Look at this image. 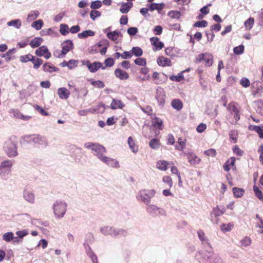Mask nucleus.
Listing matches in <instances>:
<instances>
[{"label": "nucleus", "mask_w": 263, "mask_h": 263, "mask_svg": "<svg viewBox=\"0 0 263 263\" xmlns=\"http://www.w3.org/2000/svg\"><path fill=\"white\" fill-rule=\"evenodd\" d=\"M152 77H153V78L156 80L155 83L156 84H161L164 82V81L160 79L159 73L156 71H155L153 73Z\"/></svg>", "instance_id": "55"}, {"label": "nucleus", "mask_w": 263, "mask_h": 263, "mask_svg": "<svg viewBox=\"0 0 263 263\" xmlns=\"http://www.w3.org/2000/svg\"><path fill=\"white\" fill-rule=\"evenodd\" d=\"M208 25V22L205 20H202L200 21L196 22L194 24V27H205Z\"/></svg>", "instance_id": "59"}, {"label": "nucleus", "mask_w": 263, "mask_h": 263, "mask_svg": "<svg viewBox=\"0 0 263 263\" xmlns=\"http://www.w3.org/2000/svg\"><path fill=\"white\" fill-rule=\"evenodd\" d=\"M233 226V225L231 223H229L228 224H223L221 226V229L224 232H228L231 230Z\"/></svg>", "instance_id": "64"}, {"label": "nucleus", "mask_w": 263, "mask_h": 263, "mask_svg": "<svg viewBox=\"0 0 263 263\" xmlns=\"http://www.w3.org/2000/svg\"><path fill=\"white\" fill-rule=\"evenodd\" d=\"M205 63V65L210 66L213 64V55L211 54L206 53L205 58L203 60Z\"/></svg>", "instance_id": "47"}, {"label": "nucleus", "mask_w": 263, "mask_h": 263, "mask_svg": "<svg viewBox=\"0 0 263 263\" xmlns=\"http://www.w3.org/2000/svg\"><path fill=\"white\" fill-rule=\"evenodd\" d=\"M232 190L234 196L237 198L241 197L243 196L245 193V190L243 189L238 188L236 187H233Z\"/></svg>", "instance_id": "36"}, {"label": "nucleus", "mask_w": 263, "mask_h": 263, "mask_svg": "<svg viewBox=\"0 0 263 263\" xmlns=\"http://www.w3.org/2000/svg\"><path fill=\"white\" fill-rule=\"evenodd\" d=\"M133 6L132 2L122 3L120 11L122 13H127Z\"/></svg>", "instance_id": "24"}, {"label": "nucleus", "mask_w": 263, "mask_h": 263, "mask_svg": "<svg viewBox=\"0 0 263 263\" xmlns=\"http://www.w3.org/2000/svg\"><path fill=\"white\" fill-rule=\"evenodd\" d=\"M60 32L62 35H66L69 32V29L68 25L61 24L60 26Z\"/></svg>", "instance_id": "34"}, {"label": "nucleus", "mask_w": 263, "mask_h": 263, "mask_svg": "<svg viewBox=\"0 0 263 263\" xmlns=\"http://www.w3.org/2000/svg\"><path fill=\"white\" fill-rule=\"evenodd\" d=\"M160 145L159 140L157 138L151 139L149 142V146L152 149H158Z\"/></svg>", "instance_id": "33"}, {"label": "nucleus", "mask_w": 263, "mask_h": 263, "mask_svg": "<svg viewBox=\"0 0 263 263\" xmlns=\"http://www.w3.org/2000/svg\"><path fill=\"white\" fill-rule=\"evenodd\" d=\"M98 47L109 46V42L107 39H103L96 44Z\"/></svg>", "instance_id": "58"}, {"label": "nucleus", "mask_w": 263, "mask_h": 263, "mask_svg": "<svg viewBox=\"0 0 263 263\" xmlns=\"http://www.w3.org/2000/svg\"><path fill=\"white\" fill-rule=\"evenodd\" d=\"M16 234L22 239H23L24 237L29 234V231L27 229H24L23 230L17 231L16 232Z\"/></svg>", "instance_id": "52"}, {"label": "nucleus", "mask_w": 263, "mask_h": 263, "mask_svg": "<svg viewBox=\"0 0 263 263\" xmlns=\"http://www.w3.org/2000/svg\"><path fill=\"white\" fill-rule=\"evenodd\" d=\"M114 74L115 76L121 80H127L129 76L127 72L123 71L120 68H117L115 70Z\"/></svg>", "instance_id": "16"}, {"label": "nucleus", "mask_w": 263, "mask_h": 263, "mask_svg": "<svg viewBox=\"0 0 263 263\" xmlns=\"http://www.w3.org/2000/svg\"><path fill=\"white\" fill-rule=\"evenodd\" d=\"M43 22L42 20H38L33 22L32 24V27L35 28L36 30H39L42 28L43 26Z\"/></svg>", "instance_id": "45"}, {"label": "nucleus", "mask_w": 263, "mask_h": 263, "mask_svg": "<svg viewBox=\"0 0 263 263\" xmlns=\"http://www.w3.org/2000/svg\"><path fill=\"white\" fill-rule=\"evenodd\" d=\"M187 159L190 163L193 165L198 164L200 162V159L192 153L188 154Z\"/></svg>", "instance_id": "25"}, {"label": "nucleus", "mask_w": 263, "mask_h": 263, "mask_svg": "<svg viewBox=\"0 0 263 263\" xmlns=\"http://www.w3.org/2000/svg\"><path fill=\"white\" fill-rule=\"evenodd\" d=\"M89 81L90 82L91 84L93 86L99 88H103L105 87V84L104 82L100 80L94 81L92 79H90Z\"/></svg>", "instance_id": "37"}, {"label": "nucleus", "mask_w": 263, "mask_h": 263, "mask_svg": "<svg viewBox=\"0 0 263 263\" xmlns=\"http://www.w3.org/2000/svg\"><path fill=\"white\" fill-rule=\"evenodd\" d=\"M156 191L154 189H143L139 191L136 195L137 200L144 204H149L151 203V199L156 194Z\"/></svg>", "instance_id": "5"}, {"label": "nucleus", "mask_w": 263, "mask_h": 263, "mask_svg": "<svg viewBox=\"0 0 263 263\" xmlns=\"http://www.w3.org/2000/svg\"><path fill=\"white\" fill-rule=\"evenodd\" d=\"M108 106H106L104 104L102 103H99L97 107L96 110H98L99 112L101 113H103L104 112L106 108H108Z\"/></svg>", "instance_id": "54"}, {"label": "nucleus", "mask_w": 263, "mask_h": 263, "mask_svg": "<svg viewBox=\"0 0 263 263\" xmlns=\"http://www.w3.org/2000/svg\"><path fill=\"white\" fill-rule=\"evenodd\" d=\"M124 106V104L121 100L113 99L110 108L112 109H122Z\"/></svg>", "instance_id": "21"}, {"label": "nucleus", "mask_w": 263, "mask_h": 263, "mask_svg": "<svg viewBox=\"0 0 263 263\" xmlns=\"http://www.w3.org/2000/svg\"><path fill=\"white\" fill-rule=\"evenodd\" d=\"M197 234L198 236L199 237V239L201 241L202 245L204 246V248L205 249V250L207 249H210V247H212L210 243L209 242V240L208 239L207 237L205 236V233L204 232L201 230H199L197 231Z\"/></svg>", "instance_id": "11"}, {"label": "nucleus", "mask_w": 263, "mask_h": 263, "mask_svg": "<svg viewBox=\"0 0 263 263\" xmlns=\"http://www.w3.org/2000/svg\"><path fill=\"white\" fill-rule=\"evenodd\" d=\"M86 148L90 149L92 151L93 154L100 161L105 156L106 153V148L100 144L92 142H86L84 143Z\"/></svg>", "instance_id": "4"}, {"label": "nucleus", "mask_w": 263, "mask_h": 263, "mask_svg": "<svg viewBox=\"0 0 263 263\" xmlns=\"http://www.w3.org/2000/svg\"><path fill=\"white\" fill-rule=\"evenodd\" d=\"M47 47L46 46H40L36 49L35 53L37 57H43L45 54V52H47Z\"/></svg>", "instance_id": "31"}, {"label": "nucleus", "mask_w": 263, "mask_h": 263, "mask_svg": "<svg viewBox=\"0 0 263 263\" xmlns=\"http://www.w3.org/2000/svg\"><path fill=\"white\" fill-rule=\"evenodd\" d=\"M170 80L173 81L175 82H180L182 80L184 79V76L183 74V72H180L178 73L177 76L172 75L170 77Z\"/></svg>", "instance_id": "38"}, {"label": "nucleus", "mask_w": 263, "mask_h": 263, "mask_svg": "<svg viewBox=\"0 0 263 263\" xmlns=\"http://www.w3.org/2000/svg\"><path fill=\"white\" fill-rule=\"evenodd\" d=\"M254 23V20L253 17H249L245 22L244 25L246 30H250L252 29Z\"/></svg>", "instance_id": "42"}, {"label": "nucleus", "mask_w": 263, "mask_h": 263, "mask_svg": "<svg viewBox=\"0 0 263 263\" xmlns=\"http://www.w3.org/2000/svg\"><path fill=\"white\" fill-rule=\"evenodd\" d=\"M253 191L256 196L261 201H263V193L261 190L256 186H253Z\"/></svg>", "instance_id": "46"}, {"label": "nucleus", "mask_w": 263, "mask_h": 263, "mask_svg": "<svg viewBox=\"0 0 263 263\" xmlns=\"http://www.w3.org/2000/svg\"><path fill=\"white\" fill-rule=\"evenodd\" d=\"M227 109L230 111L231 114L234 113L235 112H237L238 109L235 106V103L234 102H230L228 105L227 106Z\"/></svg>", "instance_id": "49"}, {"label": "nucleus", "mask_w": 263, "mask_h": 263, "mask_svg": "<svg viewBox=\"0 0 263 263\" xmlns=\"http://www.w3.org/2000/svg\"><path fill=\"white\" fill-rule=\"evenodd\" d=\"M79 63V61L75 60L73 59L69 60L68 61V67L70 69H72L77 66V64Z\"/></svg>", "instance_id": "56"}, {"label": "nucleus", "mask_w": 263, "mask_h": 263, "mask_svg": "<svg viewBox=\"0 0 263 263\" xmlns=\"http://www.w3.org/2000/svg\"><path fill=\"white\" fill-rule=\"evenodd\" d=\"M229 136L230 140L232 141L235 143L237 142V138H238V132L236 130H232L229 133Z\"/></svg>", "instance_id": "40"}, {"label": "nucleus", "mask_w": 263, "mask_h": 263, "mask_svg": "<svg viewBox=\"0 0 263 263\" xmlns=\"http://www.w3.org/2000/svg\"><path fill=\"white\" fill-rule=\"evenodd\" d=\"M14 238V234L12 232H8L3 234V239L6 242H10Z\"/></svg>", "instance_id": "43"}, {"label": "nucleus", "mask_w": 263, "mask_h": 263, "mask_svg": "<svg viewBox=\"0 0 263 263\" xmlns=\"http://www.w3.org/2000/svg\"><path fill=\"white\" fill-rule=\"evenodd\" d=\"M101 65L102 63L100 62H95L89 65L88 70L90 72H96L101 67Z\"/></svg>", "instance_id": "27"}, {"label": "nucleus", "mask_w": 263, "mask_h": 263, "mask_svg": "<svg viewBox=\"0 0 263 263\" xmlns=\"http://www.w3.org/2000/svg\"><path fill=\"white\" fill-rule=\"evenodd\" d=\"M132 55L140 57L143 55V50L139 47H133L130 50Z\"/></svg>", "instance_id": "29"}, {"label": "nucleus", "mask_w": 263, "mask_h": 263, "mask_svg": "<svg viewBox=\"0 0 263 263\" xmlns=\"http://www.w3.org/2000/svg\"><path fill=\"white\" fill-rule=\"evenodd\" d=\"M138 31V28L135 27H129L127 30V33L129 35L133 36L135 35L137 33Z\"/></svg>", "instance_id": "63"}, {"label": "nucleus", "mask_w": 263, "mask_h": 263, "mask_svg": "<svg viewBox=\"0 0 263 263\" xmlns=\"http://www.w3.org/2000/svg\"><path fill=\"white\" fill-rule=\"evenodd\" d=\"M222 215V214H221V212L220 211L217 206L214 208L211 213L212 217H213V216H214L216 218H217L219 216H221Z\"/></svg>", "instance_id": "60"}, {"label": "nucleus", "mask_w": 263, "mask_h": 263, "mask_svg": "<svg viewBox=\"0 0 263 263\" xmlns=\"http://www.w3.org/2000/svg\"><path fill=\"white\" fill-rule=\"evenodd\" d=\"M15 52V49L12 48L9 49L6 53L3 54L1 57L5 58V60L6 62H9L11 60V57L10 55L14 53Z\"/></svg>", "instance_id": "41"}, {"label": "nucleus", "mask_w": 263, "mask_h": 263, "mask_svg": "<svg viewBox=\"0 0 263 263\" xmlns=\"http://www.w3.org/2000/svg\"><path fill=\"white\" fill-rule=\"evenodd\" d=\"M195 258L199 263L223 262L222 259L218 254L213 253L212 247L204 251L196 253Z\"/></svg>", "instance_id": "1"}, {"label": "nucleus", "mask_w": 263, "mask_h": 263, "mask_svg": "<svg viewBox=\"0 0 263 263\" xmlns=\"http://www.w3.org/2000/svg\"><path fill=\"white\" fill-rule=\"evenodd\" d=\"M127 143L130 148L132 152L134 153H137L138 151V147L135 145V141L133 139L132 137H129L127 140Z\"/></svg>", "instance_id": "30"}, {"label": "nucleus", "mask_w": 263, "mask_h": 263, "mask_svg": "<svg viewBox=\"0 0 263 263\" xmlns=\"http://www.w3.org/2000/svg\"><path fill=\"white\" fill-rule=\"evenodd\" d=\"M4 151L9 158H14L18 155L17 143L11 139L7 140L4 144Z\"/></svg>", "instance_id": "7"}, {"label": "nucleus", "mask_w": 263, "mask_h": 263, "mask_svg": "<svg viewBox=\"0 0 263 263\" xmlns=\"http://www.w3.org/2000/svg\"><path fill=\"white\" fill-rule=\"evenodd\" d=\"M172 106L177 110H181L183 107L182 102L179 99H174L171 102Z\"/></svg>", "instance_id": "28"}, {"label": "nucleus", "mask_w": 263, "mask_h": 263, "mask_svg": "<svg viewBox=\"0 0 263 263\" xmlns=\"http://www.w3.org/2000/svg\"><path fill=\"white\" fill-rule=\"evenodd\" d=\"M34 107L36 111H37L43 116H48L49 115L48 112L46 111L43 108L38 105H35Z\"/></svg>", "instance_id": "61"}, {"label": "nucleus", "mask_w": 263, "mask_h": 263, "mask_svg": "<svg viewBox=\"0 0 263 263\" xmlns=\"http://www.w3.org/2000/svg\"><path fill=\"white\" fill-rule=\"evenodd\" d=\"M23 198L28 202L34 203L35 201V196L33 192L26 189L23 191Z\"/></svg>", "instance_id": "14"}, {"label": "nucleus", "mask_w": 263, "mask_h": 263, "mask_svg": "<svg viewBox=\"0 0 263 263\" xmlns=\"http://www.w3.org/2000/svg\"><path fill=\"white\" fill-rule=\"evenodd\" d=\"M95 34V32L91 30H86L78 34L79 39H83L88 36H93Z\"/></svg>", "instance_id": "26"}, {"label": "nucleus", "mask_w": 263, "mask_h": 263, "mask_svg": "<svg viewBox=\"0 0 263 263\" xmlns=\"http://www.w3.org/2000/svg\"><path fill=\"white\" fill-rule=\"evenodd\" d=\"M244 46L243 45H240L238 46L234 47L233 48V52L237 55H240L244 52Z\"/></svg>", "instance_id": "48"}, {"label": "nucleus", "mask_w": 263, "mask_h": 263, "mask_svg": "<svg viewBox=\"0 0 263 263\" xmlns=\"http://www.w3.org/2000/svg\"><path fill=\"white\" fill-rule=\"evenodd\" d=\"M168 162L166 161H159L157 163V167L162 171H166L167 169Z\"/></svg>", "instance_id": "35"}, {"label": "nucleus", "mask_w": 263, "mask_h": 263, "mask_svg": "<svg viewBox=\"0 0 263 263\" xmlns=\"http://www.w3.org/2000/svg\"><path fill=\"white\" fill-rule=\"evenodd\" d=\"M158 64L162 67L171 66L172 65L171 61L163 56L159 57L157 60Z\"/></svg>", "instance_id": "17"}, {"label": "nucleus", "mask_w": 263, "mask_h": 263, "mask_svg": "<svg viewBox=\"0 0 263 263\" xmlns=\"http://www.w3.org/2000/svg\"><path fill=\"white\" fill-rule=\"evenodd\" d=\"M248 128L250 130L256 132L259 138H263V126L250 125L249 126Z\"/></svg>", "instance_id": "22"}, {"label": "nucleus", "mask_w": 263, "mask_h": 263, "mask_svg": "<svg viewBox=\"0 0 263 263\" xmlns=\"http://www.w3.org/2000/svg\"><path fill=\"white\" fill-rule=\"evenodd\" d=\"M163 182L168 184L169 188L173 186V181L172 178L168 176H165L162 178Z\"/></svg>", "instance_id": "62"}, {"label": "nucleus", "mask_w": 263, "mask_h": 263, "mask_svg": "<svg viewBox=\"0 0 263 263\" xmlns=\"http://www.w3.org/2000/svg\"><path fill=\"white\" fill-rule=\"evenodd\" d=\"M43 42V39L40 37H35L32 39L29 43V44L32 48L39 47Z\"/></svg>", "instance_id": "23"}, {"label": "nucleus", "mask_w": 263, "mask_h": 263, "mask_svg": "<svg viewBox=\"0 0 263 263\" xmlns=\"http://www.w3.org/2000/svg\"><path fill=\"white\" fill-rule=\"evenodd\" d=\"M117 34V30L114 31L108 32L106 33V35L109 39L116 43L118 42L117 41L118 40V39Z\"/></svg>", "instance_id": "39"}, {"label": "nucleus", "mask_w": 263, "mask_h": 263, "mask_svg": "<svg viewBox=\"0 0 263 263\" xmlns=\"http://www.w3.org/2000/svg\"><path fill=\"white\" fill-rule=\"evenodd\" d=\"M134 63L139 66H145L146 65V59L143 58H139L134 60Z\"/></svg>", "instance_id": "51"}, {"label": "nucleus", "mask_w": 263, "mask_h": 263, "mask_svg": "<svg viewBox=\"0 0 263 263\" xmlns=\"http://www.w3.org/2000/svg\"><path fill=\"white\" fill-rule=\"evenodd\" d=\"M168 16H169L172 18L179 19L181 15V12L179 11H170L167 13Z\"/></svg>", "instance_id": "44"}, {"label": "nucleus", "mask_w": 263, "mask_h": 263, "mask_svg": "<svg viewBox=\"0 0 263 263\" xmlns=\"http://www.w3.org/2000/svg\"><path fill=\"white\" fill-rule=\"evenodd\" d=\"M156 128L159 130H162L163 128V122L160 118L154 117L152 118V125L150 127V129L152 128Z\"/></svg>", "instance_id": "15"}, {"label": "nucleus", "mask_w": 263, "mask_h": 263, "mask_svg": "<svg viewBox=\"0 0 263 263\" xmlns=\"http://www.w3.org/2000/svg\"><path fill=\"white\" fill-rule=\"evenodd\" d=\"M146 205L147 206L145 210L148 214L153 216H157L159 215H166V212L163 209L159 208L155 204L151 203L146 204Z\"/></svg>", "instance_id": "9"}, {"label": "nucleus", "mask_w": 263, "mask_h": 263, "mask_svg": "<svg viewBox=\"0 0 263 263\" xmlns=\"http://www.w3.org/2000/svg\"><path fill=\"white\" fill-rule=\"evenodd\" d=\"M101 161L110 167L114 168H119L120 167L118 161L113 158L108 157L106 156L104 157Z\"/></svg>", "instance_id": "12"}, {"label": "nucleus", "mask_w": 263, "mask_h": 263, "mask_svg": "<svg viewBox=\"0 0 263 263\" xmlns=\"http://www.w3.org/2000/svg\"><path fill=\"white\" fill-rule=\"evenodd\" d=\"M38 11H33L29 13L28 15V18L31 21L36 19L39 15Z\"/></svg>", "instance_id": "53"}, {"label": "nucleus", "mask_w": 263, "mask_h": 263, "mask_svg": "<svg viewBox=\"0 0 263 263\" xmlns=\"http://www.w3.org/2000/svg\"><path fill=\"white\" fill-rule=\"evenodd\" d=\"M43 70L44 71L46 72L51 73L54 71H59V68L54 66L51 65V64L50 63L46 62L43 65Z\"/></svg>", "instance_id": "20"}, {"label": "nucleus", "mask_w": 263, "mask_h": 263, "mask_svg": "<svg viewBox=\"0 0 263 263\" xmlns=\"http://www.w3.org/2000/svg\"><path fill=\"white\" fill-rule=\"evenodd\" d=\"M165 4L164 3H153L150 4H147V7L149 8L151 11H153L157 10L158 12L164 9Z\"/></svg>", "instance_id": "18"}, {"label": "nucleus", "mask_w": 263, "mask_h": 263, "mask_svg": "<svg viewBox=\"0 0 263 263\" xmlns=\"http://www.w3.org/2000/svg\"><path fill=\"white\" fill-rule=\"evenodd\" d=\"M100 230L101 234L104 236L109 235L113 238L125 237L127 235V230L109 226H104L100 228Z\"/></svg>", "instance_id": "2"}, {"label": "nucleus", "mask_w": 263, "mask_h": 263, "mask_svg": "<svg viewBox=\"0 0 263 263\" xmlns=\"http://www.w3.org/2000/svg\"><path fill=\"white\" fill-rule=\"evenodd\" d=\"M58 93L60 99L65 100L69 98L70 92L65 87L59 88L58 90Z\"/></svg>", "instance_id": "19"}, {"label": "nucleus", "mask_w": 263, "mask_h": 263, "mask_svg": "<svg viewBox=\"0 0 263 263\" xmlns=\"http://www.w3.org/2000/svg\"><path fill=\"white\" fill-rule=\"evenodd\" d=\"M101 15V12L98 10H91L90 12V16L92 20H95L97 17H100Z\"/></svg>", "instance_id": "57"}, {"label": "nucleus", "mask_w": 263, "mask_h": 263, "mask_svg": "<svg viewBox=\"0 0 263 263\" xmlns=\"http://www.w3.org/2000/svg\"><path fill=\"white\" fill-rule=\"evenodd\" d=\"M101 6V2L97 0L91 2L90 5V8L93 9V10H96V9L100 8Z\"/></svg>", "instance_id": "50"}, {"label": "nucleus", "mask_w": 263, "mask_h": 263, "mask_svg": "<svg viewBox=\"0 0 263 263\" xmlns=\"http://www.w3.org/2000/svg\"><path fill=\"white\" fill-rule=\"evenodd\" d=\"M9 26H13L17 29H19L22 25L21 21L19 19L11 20L7 23Z\"/></svg>", "instance_id": "32"}, {"label": "nucleus", "mask_w": 263, "mask_h": 263, "mask_svg": "<svg viewBox=\"0 0 263 263\" xmlns=\"http://www.w3.org/2000/svg\"><path fill=\"white\" fill-rule=\"evenodd\" d=\"M62 51L63 54H66L70 50L74 47L72 41L70 40H67L63 42L62 44Z\"/></svg>", "instance_id": "13"}, {"label": "nucleus", "mask_w": 263, "mask_h": 263, "mask_svg": "<svg viewBox=\"0 0 263 263\" xmlns=\"http://www.w3.org/2000/svg\"><path fill=\"white\" fill-rule=\"evenodd\" d=\"M67 206L66 202L61 200H57L53 203L52 208L57 218L60 219L64 217L67 211Z\"/></svg>", "instance_id": "8"}, {"label": "nucleus", "mask_w": 263, "mask_h": 263, "mask_svg": "<svg viewBox=\"0 0 263 263\" xmlns=\"http://www.w3.org/2000/svg\"><path fill=\"white\" fill-rule=\"evenodd\" d=\"M24 139L28 142H32L34 144L39 147L46 148L49 145V142L47 138L40 134H32L26 135Z\"/></svg>", "instance_id": "3"}, {"label": "nucleus", "mask_w": 263, "mask_h": 263, "mask_svg": "<svg viewBox=\"0 0 263 263\" xmlns=\"http://www.w3.org/2000/svg\"><path fill=\"white\" fill-rule=\"evenodd\" d=\"M155 98L159 105L163 106L164 104L165 93L162 87H159L157 88Z\"/></svg>", "instance_id": "10"}, {"label": "nucleus", "mask_w": 263, "mask_h": 263, "mask_svg": "<svg viewBox=\"0 0 263 263\" xmlns=\"http://www.w3.org/2000/svg\"><path fill=\"white\" fill-rule=\"evenodd\" d=\"M14 161L7 159L0 164V177L4 180H7L11 175V171Z\"/></svg>", "instance_id": "6"}]
</instances>
